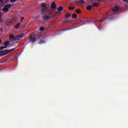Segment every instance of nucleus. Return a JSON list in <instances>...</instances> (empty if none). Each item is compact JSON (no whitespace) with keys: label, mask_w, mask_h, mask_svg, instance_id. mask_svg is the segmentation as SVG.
Masks as SVG:
<instances>
[{"label":"nucleus","mask_w":128,"mask_h":128,"mask_svg":"<svg viewBox=\"0 0 128 128\" xmlns=\"http://www.w3.org/2000/svg\"><path fill=\"white\" fill-rule=\"evenodd\" d=\"M54 12V11H52L51 12L46 13L43 17V20H50L52 18H54V16H56Z\"/></svg>","instance_id":"f257e3e1"},{"label":"nucleus","mask_w":128,"mask_h":128,"mask_svg":"<svg viewBox=\"0 0 128 128\" xmlns=\"http://www.w3.org/2000/svg\"><path fill=\"white\" fill-rule=\"evenodd\" d=\"M24 38V33L20 35L16 36H14L12 34L10 36V38L12 40H18L20 38Z\"/></svg>","instance_id":"f03ea898"},{"label":"nucleus","mask_w":128,"mask_h":128,"mask_svg":"<svg viewBox=\"0 0 128 128\" xmlns=\"http://www.w3.org/2000/svg\"><path fill=\"white\" fill-rule=\"evenodd\" d=\"M34 36H36V32L35 33H33L31 35H30L29 37V42H28L26 44H28V42H32V44H34V42H36V38L34 37Z\"/></svg>","instance_id":"7ed1b4c3"},{"label":"nucleus","mask_w":128,"mask_h":128,"mask_svg":"<svg viewBox=\"0 0 128 128\" xmlns=\"http://www.w3.org/2000/svg\"><path fill=\"white\" fill-rule=\"evenodd\" d=\"M41 6L42 8L41 11L42 14V16H44L46 14V10L48 8V6H46V4L45 3H42L41 4Z\"/></svg>","instance_id":"20e7f679"},{"label":"nucleus","mask_w":128,"mask_h":128,"mask_svg":"<svg viewBox=\"0 0 128 128\" xmlns=\"http://www.w3.org/2000/svg\"><path fill=\"white\" fill-rule=\"evenodd\" d=\"M12 8V5L10 4H8L5 6L2 10L4 12H8V8Z\"/></svg>","instance_id":"39448f33"},{"label":"nucleus","mask_w":128,"mask_h":128,"mask_svg":"<svg viewBox=\"0 0 128 128\" xmlns=\"http://www.w3.org/2000/svg\"><path fill=\"white\" fill-rule=\"evenodd\" d=\"M14 19H10V20H8L6 22H5V24L6 26H10V24H14Z\"/></svg>","instance_id":"423d86ee"},{"label":"nucleus","mask_w":128,"mask_h":128,"mask_svg":"<svg viewBox=\"0 0 128 128\" xmlns=\"http://www.w3.org/2000/svg\"><path fill=\"white\" fill-rule=\"evenodd\" d=\"M58 12H56L54 11V16H56V14H60V12H62V10H64V8H62V6H60L58 8Z\"/></svg>","instance_id":"0eeeda50"},{"label":"nucleus","mask_w":128,"mask_h":128,"mask_svg":"<svg viewBox=\"0 0 128 128\" xmlns=\"http://www.w3.org/2000/svg\"><path fill=\"white\" fill-rule=\"evenodd\" d=\"M74 2V4H86V2L84 0H75Z\"/></svg>","instance_id":"6e6552de"},{"label":"nucleus","mask_w":128,"mask_h":128,"mask_svg":"<svg viewBox=\"0 0 128 128\" xmlns=\"http://www.w3.org/2000/svg\"><path fill=\"white\" fill-rule=\"evenodd\" d=\"M8 54V50H6L0 52V56H6Z\"/></svg>","instance_id":"1a4fd4ad"},{"label":"nucleus","mask_w":128,"mask_h":128,"mask_svg":"<svg viewBox=\"0 0 128 128\" xmlns=\"http://www.w3.org/2000/svg\"><path fill=\"white\" fill-rule=\"evenodd\" d=\"M52 10H56V5L54 2H53L51 4Z\"/></svg>","instance_id":"9d476101"},{"label":"nucleus","mask_w":128,"mask_h":128,"mask_svg":"<svg viewBox=\"0 0 128 128\" xmlns=\"http://www.w3.org/2000/svg\"><path fill=\"white\" fill-rule=\"evenodd\" d=\"M120 10V8L116 6L112 9V12H119Z\"/></svg>","instance_id":"9b49d317"},{"label":"nucleus","mask_w":128,"mask_h":128,"mask_svg":"<svg viewBox=\"0 0 128 128\" xmlns=\"http://www.w3.org/2000/svg\"><path fill=\"white\" fill-rule=\"evenodd\" d=\"M92 8V6H88L86 7V10H90Z\"/></svg>","instance_id":"f8f14e48"},{"label":"nucleus","mask_w":128,"mask_h":128,"mask_svg":"<svg viewBox=\"0 0 128 128\" xmlns=\"http://www.w3.org/2000/svg\"><path fill=\"white\" fill-rule=\"evenodd\" d=\"M20 22H18L17 24H16L15 26H14V28H20Z\"/></svg>","instance_id":"ddd939ff"},{"label":"nucleus","mask_w":128,"mask_h":128,"mask_svg":"<svg viewBox=\"0 0 128 128\" xmlns=\"http://www.w3.org/2000/svg\"><path fill=\"white\" fill-rule=\"evenodd\" d=\"M100 6V4L99 3H98V2L94 3L92 4V6Z\"/></svg>","instance_id":"4468645a"},{"label":"nucleus","mask_w":128,"mask_h":128,"mask_svg":"<svg viewBox=\"0 0 128 128\" xmlns=\"http://www.w3.org/2000/svg\"><path fill=\"white\" fill-rule=\"evenodd\" d=\"M16 47L14 48H12L11 50H8V54H10V52H14V50H16Z\"/></svg>","instance_id":"2eb2a0df"},{"label":"nucleus","mask_w":128,"mask_h":128,"mask_svg":"<svg viewBox=\"0 0 128 128\" xmlns=\"http://www.w3.org/2000/svg\"><path fill=\"white\" fill-rule=\"evenodd\" d=\"M8 44H10V42L9 41H7V42H6L4 43V46H8Z\"/></svg>","instance_id":"dca6fc26"},{"label":"nucleus","mask_w":128,"mask_h":128,"mask_svg":"<svg viewBox=\"0 0 128 128\" xmlns=\"http://www.w3.org/2000/svg\"><path fill=\"white\" fill-rule=\"evenodd\" d=\"M106 18H104L103 19H100L99 20H97L96 22H104V20Z\"/></svg>","instance_id":"f3484780"},{"label":"nucleus","mask_w":128,"mask_h":128,"mask_svg":"<svg viewBox=\"0 0 128 128\" xmlns=\"http://www.w3.org/2000/svg\"><path fill=\"white\" fill-rule=\"evenodd\" d=\"M76 16H78V15L76 14H74L72 15V18H76Z\"/></svg>","instance_id":"a211bd4d"},{"label":"nucleus","mask_w":128,"mask_h":128,"mask_svg":"<svg viewBox=\"0 0 128 128\" xmlns=\"http://www.w3.org/2000/svg\"><path fill=\"white\" fill-rule=\"evenodd\" d=\"M46 44V41L44 40H41L40 42H39V44Z\"/></svg>","instance_id":"6ab92c4d"},{"label":"nucleus","mask_w":128,"mask_h":128,"mask_svg":"<svg viewBox=\"0 0 128 128\" xmlns=\"http://www.w3.org/2000/svg\"><path fill=\"white\" fill-rule=\"evenodd\" d=\"M65 18H70V14H66L65 15Z\"/></svg>","instance_id":"aec40b11"},{"label":"nucleus","mask_w":128,"mask_h":128,"mask_svg":"<svg viewBox=\"0 0 128 128\" xmlns=\"http://www.w3.org/2000/svg\"><path fill=\"white\" fill-rule=\"evenodd\" d=\"M68 8L69 10H74V7H68Z\"/></svg>","instance_id":"412c9836"},{"label":"nucleus","mask_w":128,"mask_h":128,"mask_svg":"<svg viewBox=\"0 0 128 128\" xmlns=\"http://www.w3.org/2000/svg\"><path fill=\"white\" fill-rule=\"evenodd\" d=\"M76 14H80V12H80V9H78L77 10H76Z\"/></svg>","instance_id":"4be33fe9"},{"label":"nucleus","mask_w":128,"mask_h":128,"mask_svg":"<svg viewBox=\"0 0 128 128\" xmlns=\"http://www.w3.org/2000/svg\"><path fill=\"white\" fill-rule=\"evenodd\" d=\"M40 32H44V27H41L40 30Z\"/></svg>","instance_id":"5701e85b"},{"label":"nucleus","mask_w":128,"mask_h":128,"mask_svg":"<svg viewBox=\"0 0 128 128\" xmlns=\"http://www.w3.org/2000/svg\"><path fill=\"white\" fill-rule=\"evenodd\" d=\"M0 22H2V24H4V21H2V16H0Z\"/></svg>","instance_id":"b1692460"},{"label":"nucleus","mask_w":128,"mask_h":128,"mask_svg":"<svg viewBox=\"0 0 128 128\" xmlns=\"http://www.w3.org/2000/svg\"><path fill=\"white\" fill-rule=\"evenodd\" d=\"M90 22H92V20H87V22H86V24H90Z\"/></svg>","instance_id":"393cba45"},{"label":"nucleus","mask_w":128,"mask_h":128,"mask_svg":"<svg viewBox=\"0 0 128 128\" xmlns=\"http://www.w3.org/2000/svg\"><path fill=\"white\" fill-rule=\"evenodd\" d=\"M64 24H68L70 22V21L68 20H65L64 22Z\"/></svg>","instance_id":"a878e982"},{"label":"nucleus","mask_w":128,"mask_h":128,"mask_svg":"<svg viewBox=\"0 0 128 128\" xmlns=\"http://www.w3.org/2000/svg\"><path fill=\"white\" fill-rule=\"evenodd\" d=\"M10 2H16V0H10Z\"/></svg>","instance_id":"bb28decb"},{"label":"nucleus","mask_w":128,"mask_h":128,"mask_svg":"<svg viewBox=\"0 0 128 128\" xmlns=\"http://www.w3.org/2000/svg\"><path fill=\"white\" fill-rule=\"evenodd\" d=\"M4 50V46H2V47L0 48V50Z\"/></svg>","instance_id":"cd10ccee"},{"label":"nucleus","mask_w":128,"mask_h":128,"mask_svg":"<svg viewBox=\"0 0 128 128\" xmlns=\"http://www.w3.org/2000/svg\"><path fill=\"white\" fill-rule=\"evenodd\" d=\"M98 2H104V0H98Z\"/></svg>","instance_id":"c85d7f7f"},{"label":"nucleus","mask_w":128,"mask_h":128,"mask_svg":"<svg viewBox=\"0 0 128 128\" xmlns=\"http://www.w3.org/2000/svg\"><path fill=\"white\" fill-rule=\"evenodd\" d=\"M124 2H128V0H123Z\"/></svg>","instance_id":"c756f323"},{"label":"nucleus","mask_w":128,"mask_h":128,"mask_svg":"<svg viewBox=\"0 0 128 128\" xmlns=\"http://www.w3.org/2000/svg\"><path fill=\"white\" fill-rule=\"evenodd\" d=\"M4 0H0V2H2Z\"/></svg>","instance_id":"7c9ffc66"},{"label":"nucleus","mask_w":128,"mask_h":128,"mask_svg":"<svg viewBox=\"0 0 128 128\" xmlns=\"http://www.w3.org/2000/svg\"><path fill=\"white\" fill-rule=\"evenodd\" d=\"M9 0H6V2H8Z\"/></svg>","instance_id":"2f4dec72"},{"label":"nucleus","mask_w":128,"mask_h":128,"mask_svg":"<svg viewBox=\"0 0 128 128\" xmlns=\"http://www.w3.org/2000/svg\"><path fill=\"white\" fill-rule=\"evenodd\" d=\"M2 12H0V16H2Z\"/></svg>","instance_id":"473e14b6"},{"label":"nucleus","mask_w":128,"mask_h":128,"mask_svg":"<svg viewBox=\"0 0 128 128\" xmlns=\"http://www.w3.org/2000/svg\"><path fill=\"white\" fill-rule=\"evenodd\" d=\"M8 48V46H4V48Z\"/></svg>","instance_id":"72a5a7b5"},{"label":"nucleus","mask_w":128,"mask_h":128,"mask_svg":"<svg viewBox=\"0 0 128 128\" xmlns=\"http://www.w3.org/2000/svg\"><path fill=\"white\" fill-rule=\"evenodd\" d=\"M24 20V17H22V18H21V20Z\"/></svg>","instance_id":"f704fd0d"},{"label":"nucleus","mask_w":128,"mask_h":128,"mask_svg":"<svg viewBox=\"0 0 128 128\" xmlns=\"http://www.w3.org/2000/svg\"><path fill=\"white\" fill-rule=\"evenodd\" d=\"M0 30L1 32H2V28H0Z\"/></svg>","instance_id":"c9c22d12"},{"label":"nucleus","mask_w":128,"mask_h":128,"mask_svg":"<svg viewBox=\"0 0 128 128\" xmlns=\"http://www.w3.org/2000/svg\"><path fill=\"white\" fill-rule=\"evenodd\" d=\"M0 44H2V40L0 39Z\"/></svg>","instance_id":"e433bc0d"},{"label":"nucleus","mask_w":128,"mask_h":128,"mask_svg":"<svg viewBox=\"0 0 128 128\" xmlns=\"http://www.w3.org/2000/svg\"><path fill=\"white\" fill-rule=\"evenodd\" d=\"M106 16H108V12H106Z\"/></svg>","instance_id":"4c0bfd02"},{"label":"nucleus","mask_w":128,"mask_h":128,"mask_svg":"<svg viewBox=\"0 0 128 128\" xmlns=\"http://www.w3.org/2000/svg\"><path fill=\"white\" fill-rule=\"evenodd\" d=\"M0 10H2V8H0Z\"/></svg>","instance_id":"58836bf2"},{"label":"nucleus","mask_w":128,"mask_h":128,"mask_svg":"<svg viewBox=\"0 0 128 128\" xmlns=\"http://www.w3.org/2000/svg\"><path fill=\"white\" fill-rule=\"evenodd\" d=\"M110 20H112V17L110 18Z\"/></svg>","instance_id":"ea45409f"},{"label":"nucleus","mask_w":128,"mask_h":128,"mask_svg":"<svg viewBox=\"0 0 128 128\" xmlns=\"http://www.w3.org/2000/svg\"><path fill=\"white\" fill-rule=\"evenodd\" d=\"M99 30H100V28H99Z\"/></svg>","instance_id":"a19ab883"},{"label":"nucleus","mask_w":128,"mask_h":128,"mask_svg":"<svg viewBox=\"0 0 128 128\" xmlns=\"http://www.w3.org/2000/svg\"><path fill=\"white\" fill-rule=\"evenodd\" d=\"M20 22H22V20H21V21H20Z\"/></svg>","instance_id":"79ce46f5"},{"label":"nucleus","mask_w":128,"mask_h":128,"mask_svg":"<svg viewBox=\"0 0 128 128\" xmlns=\"http://www.w3.org/2000/svg\"><path fill=\"white\" fill-rule=\"evenodd\" d=\"M37 34H40V32H37Z\"/></svg>","instance_id":"37998d69"},{"label":"nucleus","mask_w":128,"mask_h":128,"mask_svg":"<svg viewBox=\"0 0 128 128\" xmlns=\"http://www.w3.org/2000/svg\"><path fill=\"white\" fill-rule=\"evenodd\" d=\"M38 38H40V36H39Z\"/></svg>","instance_id":"c03bdc74"}]
</instances>
